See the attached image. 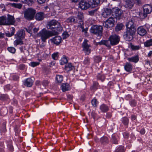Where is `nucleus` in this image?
Here are the masks:
<instances>
[{"instance_id": "nucleus-1", "label": "nucleus", "mask_w": 152, "mask_h": 152, "mask_svg": "<svg viewBox=\"0 0 152 152\" xmlns=\"http://www.w3.org/2000/svg\"><path fill=\"white\" fill-rule=\"evenodd\" d=\"M127 28L126 31L124 34V37L125 39L127 41H131L133 39L136 27L135 24L133 22V20H131L127 23L126 25Z\"/></svg>"}, {"instance_id": "nucleus-2", "label": "nucleus", "mask_w": 152, "mask_h": 152, "mask_svg": "<svg viewBox=\"0 0 152 152\" xmlns=\"http://www.w3.org/2000/svg\"><path fill=\"white\" fill-rule=\"evenodd\" d=\"M46 27L48 29L52 30L54 35H57L59 32L62 30V27L60 23L55 20H51L48 22Z\"/></svg>"}, {"instance_id": "nucleus-3", "label": "nucleus", "mask_w": 152, "mask_h": 152, "mask_svg": "<svg viewBox=\"0 0 152 152\" xmlns=\"http://www.w3.org/2000/svg\"><path fill=\"white\" fill-rule=\"evenodd\" d=\"M42 41L45 42L47 39L53 36L54 33L51 31H48L45 28H43L39 33Z\"/></svg>"}, {"instance_id": "nucleus-4", "label": "nucleus", "mask_w": 152, "mask_h": 152, "mask_svg": "<svg viewBox=\"0 0 152 152\" xmlns=\"http://www.w3.org/2000/svg\"><path fill=\"white\" fill-rule=\"evenodd\" d=\"M143 12L140 14V16L141 19H144L147 16L148 14L152 12V6L151 5L147 4L145 5L143 7Z\"/></svg>"}, {"instance_id": "nucleus-5", "label": "nucleus", "mask_w": 152, "mask_h": 152, "mask_svg": "<svg viewBox=\"0 0 152 152\" xmlns=\"http://www.w3.org/2000/svg\"><path fill=\"white\" fill-rule=\"evenodd\" d=\"M103 28L101 26L94 25L92 26L90 30V32L97 37H101L102 33Z\"/></svg>"}, {"instance_id": "nucleus-6", "label": "nucleus", "mask_w": 152, "mask_h": 152, "mask_svg": "<svg viewBox=\"0 0 152 152\" xmlns=\"http://www.w3.org/2000/svg\"><path fill=\"white\" fill-rule=\"evenodd\" d=\"M36 10L32 8H28L24 12V18L28 20H32L34 17Z\"/></svg>"}, {"instance_id": "nucleus-7", "label": "nucleus", "mask_w": 152, "mask_h": 152, "mask_svg": "<svg viewBox=\"0 0 152 152\" xmlns=\"http://www.w3.org/2000/svg\"><path fill=\"white\" fill-rule=\"evenodd\" d=\"M115 23V18L113 17H110L103 22V26L107 28H111L114 26Z\"/></svg>"}, {"instance_id": "nucleus-8", "label": "nucleus", "mask_w": 152, "mask_h": 152, "mask_svg": "<svg viewBox=\"0 0 152 152\" xmlns=\"http://www.w3.org/2000/svg\"><path fill=\"white\" fill-rule=\"evenodd\" d=\"M112 15L117 20L121 19L123 13L122 11L118 7L112 9Z\"/></svg>"}, {"instance_id": "nucleus-9", "label": "nucleus", "mask_w": 152, "mask_h": 152, "mask_svg": "<svg viewBox=\"0 0 152 152\" xmlns=\"http://www.w3.org/2000/svg\"><path fill=\"white\" fill-rule=\"evenodd\" d=\"M109 39L111 45H114L118 43L120 41V38L118 36L114 35L110 36L109 38Z\"/></svg>"}, {"instance_id": "nucleus-10", "label": "nucleus", "mask_w": 152, "mask_h": 152, "mask_svg": "<svg viewBox=\"0 0 152 152\" xmlns=\"http://www.w3.org/2000/svg\"><path fill=\"white\" fill-rule=\"evenodd\" d=\"M87 42L88 40L85 39L82 44V47L86 54L88 55L91 52V50L89 48L90 46L88 44Z\"/></svg>"}, {"instance_id": "nucleus-11", "label": "nucleus", "mask_w": 152, "mask_h": 152, "mask_svg": "<svg viewBox=\"0 0 152 152\" xmlns=\"http://www.w3.org/2000/svg\"><path fill=\"white\" fill-rule=\"evenodd\" d=\"M79 7L81 10H85L88 9L90 7L89 3L88 2L84 0H81L79 3Z\"/></svg>"}, {"instance_id": "nucleus-12", "label": "nucleus", "mask_w": 152, "mask_h": 152, "mask_svg": "<svg viewBox=\"0 0 152 152\" xmlns=\"http://www.w3.org/2000/svg\"><path fill=\"white\" fill-rule=\"evenodd\" d=\"M137 33L141 36H143L145 35L147 33L146 28L143 26L138 27L137 29Z\"/></svg>"}, {"instance_id": "nucleus-13", "label": "nucleus", "mask_w": 152, "mask_h": 152, "mask_svg": "<svg viewBox=\"0 0 152 152\" xmlns=\"http://www.w3.org/2000/svg\"><path fill=\"white\" fill-rule=\"evenodd\" d=\"M34 83V80L31 78H28L25 79L23 81V85L28 87H31Z\"/></svg>"}, {"instance_id": "nucleus-14", "label": "nucleus", "mask_w": 152, "mask_h": 152, "mask_svg": "<svg viewBox=\"0 0 152 152\" xmlns=\"http://www.w3.org/2000/svg\"><path fill=\"white\" fill-rule=\"evenodd\" d=\"M15 22V18L13 16L8 15L7 17H6L7 25H13Z\"/></svg>"}, {"instance_id": "nucleus-15", "label": "nucleus", "mask_w": 152, "mask_h": 152, "mask_svg": "<svg viewBox=\"0 0 152 152\" xmlns=\"http://www.w3.org/2000/svg\"><path fill=\"white\" fill-rule=\"evenodd\" d=\"M25 31L24 30L21 29L19 30L15 35L16 39H23L25 36Z\"/></svg>"}, {"instance_id": "nucleus-16", "label": "nucleus", "mask_w": 152, "mask_h": 152, "mask_svg": "<svg viewBox=\"0 0 152 152\" xmlns=\"http://www.w3.org/2000/svg\"><path fill=\"white\" fill-rule=\"evenodd\" d=\"M119 140V138L117 134H113L110 139L111 142L114 144H117Z\"/></svg>"}, {"instance_id": "nucleus-17", "label": "nucleus", "mask_w": 152, "mask_h": 152, "mask_svg": "<svg viewBox=\"0 0 152 152\" xmlns=\"http://www.w3.org/2000/svg\"><path fill=\"white\" fill-rule=\"evenodd\" d=\"M112 9L111 10L108 8H105L102 12V15L104 18L108 17L111 14H112Z\"/></svg>"}, {"instance_id": "nucleus-18", "label": "nucleus", "mask_w": 152, "mask_h": 152, "mask_svg": "<svg viewBox=\"0 0 152 152\" xmlns=\"http://www.w3.org/2000/svg\"><path fill=\"white\" fill-rule=\"evenodd\" d=\"M90 7L94 8L97 7L100 3V0H88Z\"/></svg>"}, {"instance_id": "nucleus-19", "label": "nucleus", "mask_w": 152, "mask_h": 152, "mask_svg": "<svg viewBox=\"0 0 152 152\" xmlns=\"http://www.w3.org/2000/svg\"><path fill=\"white\" fill-rule=\"evenodd\" d=\"M51 42L56 45H58L61 42V38L59 36H56L50 39Z\"/></svg>"}, {"instance_id": "nucleus-20", "label": "nucleus", "mask_w": 152, "mask_h": 152, "mask_svg": "<svg viewBox=\"0 0 152 152\" xmlns=\"http://www.w3.org/2000/svg\"><path fill=\"white\" fill-rule=\"evenodd\" d=\"M44 12H41L37 13L35 15V19L38 21H41L43 20L45 17Z\"/></svg>"}, {"instance_id": "nucleus-21", "label": "nucleus", "mask_w": 152, "mask_h": 152, "mask_svg": "<svg viewBox=\"0 0 152 152\" xmlns=\"http://www.w3.org/2000/svg\"><path fill=\"white\" fill-rule=\"evenodd\" d=\"M134 3L133 0H126L125 5V7L128 9H131L133 6Z\"/></svg>"}, {"instance_id": "nucleus-22", "label": "nucleus", "mask_w": 152, "mask_h": 152, "mask_svg": "<svg viewBox=\"0 0 152 152\" xmlns=\"http://www.w3.org/2000/svg\"><path fill=\"white\" fill-rule=\"evenodd\" d=\"M124 68L126 72H131L132 70L133 66L130 62H126L124 66Z\"/></svg>"}, {"instance_id": "nucleus-23", "label": "nucleus", "mask_w": 152, "mask_h": 152, "mask_svg": "<svg viewBox=\"0 0 152 152\" xmlns=\"http://www.w3.org/2000/svg\"><path fill=\"white\" fill-rule=\"evenodd\" d=\"M64 69L66 72H68L70 71L74 70L75 67L74 66L72 65L71 63H69L66 64Z\"/></svg>"}, {"instance_id": "nucleus-24", "label": "nucleus", "mask_w": 152, "mask_h": 152, "mask_svg": "<svg viewBox=\"0 0 152 152\" xmlns=\"http://www.w3.org/2000/svg\"><path fill=\"white\" fill-rule=\"evenodd\" d=\"M75 18H76V20H77V23H82V24L84 23L83 20V17L82 13L79 12L77 15V17Z\"/></svg>"}, {"instance_id": "nucleus-25", "label": "nucleus", "mask_w": 152, "mask_h": 152, "mask_svg": "<svg viewBox=\"0 0 152 152\" xmlns=\"http://www.w3.org/2000/svg\"><path fill=\"white\" fill-rule=\"evenodd\" d=\"M99 142L101 144L105 145L108 144L109 140L107 137L103 136L100 139Z\"/></svg>"}, {"instance_id": "nucleus-26", "label": "nucleus", "mask_w": 152, "mask_h": 152, "mask_svg": "<svg viewBox=\"0 0 152 152\" xmlns=\"http://www.w3.org/2000/svg\"><path fill=\"white\" fill-rule=\"evenodd\" d=\"M139 59V56L138 55H137L135 56L128 58L127 60L130 62L137 63Z\"/></svg>"}, {"instance_id": "nucleus-27", "label": "nucleus", "mask_w": 152, "mask_h": 152, "mask_svg": "<svg viewBox=\"0 0 152 152\" xmlns=\"http://www.w3.org/2000/svg\"><path fill=\"white\" fill-rule=\"evenodd\" d=\"M99 109L102 112L104 113L109 110V107L107 105L103 104L100 106Z\"/></svg>"}, {"instance_id": "nucleus-28", "label": "nucleus", "mask_w": 152, "mask_h": 152, "mask_svg": "<svg viewBox=\"0 0 152 152\" xmlns=\"http://www.w3.org/2000/svg\"><path fill=\"white\" fill-rule=\"evenodd\" d=\"M99 45H104L110 48V47L111 44L109 40H102L99 42Z\"/></svg>"}, {"instance_id": "nucleus-29", "label": "nucleus", "mask_w": 152, "mask_h": 152, "mask_svg": "<svg viewBox=\"0 0 152 152\" xmlns=\"http://www.w3.org/2000/svg\"><path fill=\"white\" fill-rule=\"evenodd\" d=\"M9 99L8 95L7 94H0V100L3 102H5Z\"/></svg>"}, {"instance_id": "nucleus-30", "label": "nucleus", "mask_w": 152, "mask_h": 152, "mask_svg": "<svg viewBox=\"0 0 152 152\" xmlns=\"http://www.w3.org/2000/svg\"><path fill=\"white\" fill-rule=\"evenodd\" d=\"M99 86L98 82L96 81H94L92 86L90 87V89L92 90L96 91L99 87Z\"/></svg>"}, {"instance_id": "nucleus-31", "label": "nucleus", "mask_w": 152, "mask_h": 152, "mask_svg": "<svg viewBox=\"0 0 152 152\" xmlns=\"http://www.w3.org/2000/svg\"><path fill=\"white\" fill-rule=\"evenodd\" d=\"M66 21L67 23H76L77 22L75 18L73 16L68 18L66 20Z\"/></svg>"}, {"instance_id": "nucleus-32", "label": "nucleus", "mask_w": 152, "mask_h": 152, "mask_svg": "<svg viewBox=\"0 0 152 152\" xmlns=\"http://www.w3.org/2000/svg\"><path fill=\"white\" fill-rule=\"evenodd\" d=\"M96 78L97 80H100L103 82L106 78V77L104 74H101L100 73H98L96 75Z\"/></svg>"}, {"instance_id": "nucleus-33", "label": "nucleus", "mask_w": 152, "mask_h": 152, "mask_svg": "<svg viewBox=\"0 0 152 152\" xmlns=\"http://www.w3.org/2000/svg\"><path fill=\"white\" fill-rule=\"evenodd\" d=\"M7 147L8 150L12 152L14 151L13 147L12 145V141L10 140L7 142Z\"/></svg>"}, {"instance_id": "nucleus-34", "label": "nucleus", "mask_w": 152, "mask_h": 152, "mask_svg": "<svg viewBox=\"0 0 152 152\" xmlns=\"http://www.w3.org/2000/svg\"><path fill=\"white\" fill-rule=\"evenodd\" d=\"M0 25H7L6 16L0 17Z\"/></svg>"}, {"instance_id": "nucleus-35", "label": "nucleus", "mask_w": 152, "mask_h": 152, "mask_svg": "<svg viewBox=\"0 0 152 152\" xmlns=\"http://www.w3.org/2000/svg\"><path fill=\"white\" fill-rule=\"evenodd\" d=\"M121 121L122 123L124 126H128L129 123V119L127 117H123L121 118Z\"/></svg>"}, {"instance_id": "nucleus-36", "label": "nucleus", "mask_w": 152, "mask_h": 152, "mask_svg": "<svg viewBox=\"0 0 152 152\" xmlns=\"http://www.w3.org/2000/svg\"><path fill=\"white\" fill-rule=\"evenodd\" d=\"M69 85L68 83H63L61 85L62 90L63 92L68 91L69 88Z\"/></svg>"}, {"instance_id": "nucleus-37", "label": "nucleus", "mask_w": 152, "mask_h": 152, "mask_svg": "<svg viewBox=\"0 0 152 152\" xmlns=\"http://www.w3.org/2000/svg\"><path fill=\"white\" fill-rule=\"evenodd\" d=\"M17 39L14 42V45L16 46L18 45H21L23 44L22 39Z\"/></svg>"}, {"instance_id": "nucleus-38", "label": "nucleus", "mask_w": 152, "mask_h": 152, "mask_svg": "<svg viewBox=\"0 0 152 152\" xmlns=\"http://www.w3.org/2000/svg\"><path fill=\"white\" fill-rule=\"evenodd\" d=\"M124 26V25L122 23H118L115 27V31H118L121 30Z\"/></svg>"}, {"instance_id": "nucleus-39", "label": "nucleus", "mask_w": 152, "mask_h": 152, "mask_svg": "<svg viewBox=\"0 0 152 152\" xmlns=\"http://www.w3.org/2000/svg\"><path fill=\"white\" fill-rule=\"evenodd\" d=\"M93 59L94 62L99 63L101 61L102 58L99 56H95L94 57Z\"/></svg>"}, {"instance_id": "nucleus-40", "label": "nucleus", "mask_w": 152, "mask_h": 152, "mask_svg": "<svg viewBox=\"0 0 152 152\" xmlns=\"http://www.w3.org/2000/svg\"><path fill=\"white\" fill-rule=\"evenodd\" d=\"M8 4L11 5L12 7H15L16 8H18V9H20L22 7V5L20 4L9 3Z\"/></svg>"}, {"instance_id": "nucleus-41", "label": "nucleus", "mask_w": 152, "mask_h": 152, "mask_svg": "<svg viewBox=\"0 0 152 152\" xmlns=\"http://www.w3.org/2000/svg\"><path fill=\"white\" fill-rule=\"evenodd\" d=\"M145 47H149L152 46V39L147 40L144 43Z\"/></svg>"}, {"instance_id": "nucleus-42", "label": "nucleus", "mask_w": 152, "mask_h": 152, "mask_svg": "<svg viewBox=\"0 0 152 152\" xmlns=\"http://www.w3.org/2000/svg\"><path fill=\"white\" fill-rule=\"evenodd\" d=\"M125 151L124 147L122 145H121L118 147L114 152H125Z\"/></svg>"}, {"instance_id": "nucleus-43", "label": "nucleus", "mask_w": 152, "mask_h": 152, "mask_svg": "<svg viewBox=\"0 0 152 152\" xmlns=\"http://www.w3.org/2000/svg\"><path fill=\"white\" fill-rule=\"evenodd\" d=\"M63 77L62 75H57L56 80L58 83H61L63 80Z\"/></svg>"}, {"instance_id": "nucleus-44", "label": "nucleus", "mask_w": 152, "mask_h": 152, "mask_svg": "<svg viewBox=\"0 0 152 152\" xmlns=\"http://www.w3.org/2000/svg\"><path fill=\"white\" fill-rule=\"evenodd\" d=\"M68 61L66 56H64L63 58H61L60 60V64L61 65H63L66 64Z\"/></svg>"}, {"instance_id": "nucleus-45", "label": "nucleus", "mask_w": 152, "mask_h": 152, "mask_svg": "<svg viewBox=\"0 0 152 152\" xmlns=\"http://www.w3.org/2000/svg\"><path fill=\"white\" fill-rule=\"evenodd\" d=\"M129 103L132 107H134L136 106L137 102V101L135 99H132L129 101Z\"/></svg>"}, {"instance_id": "nucleus-46", "label": "nucleus", "mask_w": 152, "mask_h": 152, "mask_svg": "<svg viewBox=\"0 0 152 152\" xmlns=\"http://www.w3.org/2000/svg\"><path fill=\"white\" fill-rule=\"evenodd\" d=\"M6 122L5 121H4L3 123L1 125V131L5 132L6 130Z\"/></svg>"}, {"instance_id": "nucleus-47", "label": "nucleus", "mask_w": 152, "mask_h": 152, "mask_svg": "<svg viewBox=\"0 0 152 152\" xmlns=\"http://www.w3.org/2000/svg\"><path fill=\"white\" fill-rule=\"evenodd\" d=\"M58 53H54L52 54L51 55L52 58L54 60H57L58 57Z\"/></svg>"}, {"instance_id": "nucleus-48", "label": "nucleus", "mask_w": 152, "mask_h": 152, "mask_svg": "<svg viewBox=\"0 0 152 152\" xmlns=\"http://www.w3.org/2000/svg\"><path fill=\"white\" fill-rule=\"evenodd\" d=\"M7 49L9 52L12 53H14L16 51L15 49L13 47H8Z\"/></svg>"}, {"instance_id": "nucleus-49", "label": "nucleus", "mask_w": 152, "mask_h": 152, "mask_svg": "<svg viewBox=\"0 0 152 152\" xmlns=\"http://www.w3.org/2000/svg\"><path fill=\"white\" fill-rule=\"evenodd\" d=\"M69 35L67 31H64L62 34V36L63 39H65L68 37Z\"/></svg>"}, {"instance_id": "nucleus-50", "label": "nucleus", "mask_w": 152, "mask_h": 152, "mask_svg": "<svg viewBox=\"0 0 152 152\" xmlns=\"http://www.w3.org/2000/svg\"><path fill=\"white\" fill-rule=\"evenodd\" d=\"M90 63V59L88 57H87L85 58L84 61L83 63L86 65H89Z\"/></svg>"}, {"instance_id": "nucleus-51", "label": "nucleus", "mask_w": 152, "mask_h": 152, "mask_svg": "<svg viewBox=\"0 0 152 152\" xmlns=\"http://www.w3.org/2000/svg\"><path fill=\"white\" fill-rule=\"evenodd\" d=\"M124 137L126 139H128L129 137V133L127 132H125L123 133Z\"/></svg>"}, {"instance_id": "nucleus-52", "label": "nucleus", "mask_w": 152, "mask_h": 152, "mask_svg": "<svg viewBox=\"0 0 152 152\" xmlns=\"http://www.w3.org/2000/svg\"><path fill=\"white\" fill-rule=\"evenodd\" d=\"M91 103L92 105L94 107H96L97 105V99L94 98L91 101Z\"/></svg>"}, {"instance_id": "nucleus-53", "label": "nucleus", "mask_w": 152, "mask_h": 152, "mask_svg": "<svg viewBox=\"0 0 152 152\" xmlns=\"http://www.w3.org/2000/svg\"><path fill=\"white\" fill-rule=\"evenodd\" d=\"M98 8L94 10H93L90 11H88V14L91 16L94 15L95 14V13L96 12Z\"/></svg>"}, {"instance_id": "nucleus-54", "label": "nucleus", "mask_w": 152, "mask_h": 152, "mask_svg": "<svg viewBox=\"0 0 152 152\" xmlns=\"http://www.w3.org/2000/svg\"><path fill=\"white\" fill-rule=\"evenodd\" d=\"M132 49L133 50H138L140 49L139 46H135L134 45H131Z\"/></svg>"}, {"instance_id": "nucleus-55", "label": "nucleus", "mask_w": 152, "mask_h": 152, "mask_svg": "<svg viewBox=\"0 0 152 152\" xmlns=\"http://www.w3.org/2000/svg\"><path fill=\"white\" fill-rule=\"evenodd\" d=\"M12 77L13 80L15 81L18 80L19 78V75L17 74L13 75L12 76Z\"/></svg>"}, {"instance_id": "nucleus-56", "label": "nucleus", "mask_w": 152, "mask_h": 152, "mask_svg": "<svg viewBox=\"0 0 152 152\" xmlns=\"http://www.w3.org/2000/svg\"><path fill=\"white\" fill-rule=\"evenodd\" d=\"M39 62H31L30 63L31 66L33 67H34L39 65Z\"/></svg>"}, {"instance_id": "nucleus-57", "label": "nucleus", "mask_w": 152, "mask_h": 152, "mask_svg": "<svg viewBox=\"0 0 152 152\" xmlns=\"http://www.w3.org/2000/svg\"><path fill=\"white\" fill-rule=\"evenodd\" d=\"M34 2L33 0H27L26 2L25 3L26 4L29 6H31Z\"/></svg>"}, {"instance_id": "nucleus-58", "label": "nucleus", "mask_w": 152, "mask_h": 152, "mask_svg": "<svg viewBox=\"0 0 152 152\" xmlns=\"http://www.w3.org/2000/svg\"><path fill=\"white\" fill-rule=\"evenodd\" d=\"M49 82L48 80H44L42 82V84L44 86H47L48 85Z\"/></svg>"}, {"instance_id": "nucleus-59", "label": "nucleus", "mask_w": 152, "mask_h": 152, "mask_svg": "<svg viewBox=\"0 0 152 152\" xmlns=\"http://www.w3.org/2000/svg\"><path fill=\"white\" fill-rule=\"evenodd\" d=\"M5 34L6 36L8 37H10L13 35L11 33H10L9 31H7L5 32Z\"/></svg>"}, {"instance_id": "nucleus-60", "label": "nucleus", "mask_w": 152, "mask_h": 152, "mask_svg": "<svg viewBox=\"0 0 152 152\" xmlns=\"http://www.w3.org/2000/svg\"><path fill=\"white\" fill-rule=\"evenodd\" d=\"M91 115L92 117L94 118V119H95L96 117V116L97 114L95 113V111H93L91 112Z\"/></svg>"}, {"instance_id": "nucleus-61", "label": "nucleus", "mask_w": 152, "mask_h": 152, "mask_svg": "<svg viewBox=\"0 0 152 152\" xmlns=\"http://www.w3.org/2000/svg\"><path fill=\"white\" fill-rule=\"evenodd\" d=\"M19 69L21 70H23L25 68V65L23 64H20L18 66Z\"/></svg>"}, {"instance_id": "nucleus-62", "label": "nucleus", "mask_w": 152, "mask_h": 152, "mask_svg": "<svg viewBox=\"0 0 152 152\" xmlns=\"http://www.w3.org/2000/svg\"><path fill=\"white\" fill-rule=\"evenodd\" d=\"M4 90H9L10 89V86L9 84H7L4 87Z\"/></svg>"}, {"instance_id": "nucleus-63", "label": "nucleus", "mask_w": 152, "mask_h": 152, "mask_svg": "<svg viewBox=\"0 0 152 152\" xmlns=\"http://www.w3.org/2000/svg\"><path fill=\"white\" fill-rule=\"evenodd\" d=\"M88 28H84L82 29V32L83 33H84V34L85 35H86V34L87 33V31L88 30Z\"/></svg>"}, {"instance_id": "nucleus-64", "label": "nucleus", "mask_w": 152, "mask_h": 152, "mask_svg": "<svg viewBox=\"0 0 152 152\" xmlns=\"http://www.w3.org/2000/svg\"><path fill=\"white\" fill-rule=\"evenodd\" d=\"M10 33H11L13 35H14L15 31V28L14 27H12L11 28H10Z\"/></svg>"}]
</instances>
